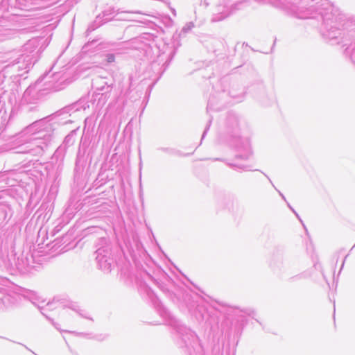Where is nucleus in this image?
I'll return each instance as SVG.
<instances>
[{"label":"nucleus","instance_id":"nucleus-1","mask_svg":"<svg viewBox=\"0 0 355 355\" xmlns=\"http://www.w3.org/2000/svg\"><path fill=\"white\" fill-rule=\"evenodd\" d=\"M114 58H114V55L113 54H109V55H107V61H108L109 62H113V61L114 60Z\"/></svg>","mask_w":355,"mask_h":355}]
</instances>
